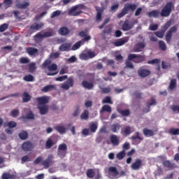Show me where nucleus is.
<instances>
[{"label":"nucleus","instance_id":"nucleus-10","mask_svg":"<svg viewBox=\"0 0 179 179\" xmlns=\"http://www.w3.org/2000/svg\"><path fill=\"white\" fill-rule=\"evenodd\" d=\"M145 47H146V44L144 42H139L134 46V52H141Z\"/></svg>","mask_w":179,"mask_h":179},{"label":"nucleus","instance_id":"nucleus-60","mask_svg":"<svg viewBox=\"0 0 179 179\" xmlns=\"http://www.w3.org/2000/svg\"><path fill=\"white\" fill-rule=\"evenodd\" d=\"M91 132L94 133L97 131V124L92 123L90 127Z\"/></svg>","mask_w":179,"mask_h":179},{"label":"nucleus","instance_id":"nucleus-19","mask_svg":"<svg viewBox=\"0 0 179 179\" xmlns=\"http://www.w3.org/2000/svg\"><path fill=\"white\" fill-rule=\"evenodd\" d=\"M82 13V10H78L73 6L69 10V16H79Z\"/></svg>","mask_w":179,"mask_h":179},{"label":"nucleus","instance_id":"nucleus-48","mask_svg":"<svg viewBox=\"0 0 179 179\" xmlns=\"http://www.w3.org/2000/svg\"><path fill=\"white\" fill-rule=\"evenodd\" d=\"M50 65H51V59H48L45 60V62L42 64V68L43 69H45V68L48 69V66H50Z\"/></svg>","mask_w":179,"mask_h":179},{"label":"nucleus","instance_id":"nucleus-4","mask_svg":"<svg viewBox=\"0 0 179 179\" xmlns=\"http://www.w3.org/2000/svg\"><path fill=\"white\" fill-rule=\"evenodd\" d=\"M137 73L140 78H148L151 73L150 70L145 69L143 66L140 67Z\"/></svg>","mask_w":179,"mask_h":179},{"label":"nucleus","instance_id":"nucleus-62","mask_svg":"<svg viewBox=\"0 0 179 179\" xmlns=\"http://www.w3.org/2000/svg\"><path fill=\"white\" fill-rule=\"evenodd\" d=\"M29 62H30V60L27 57H21L20 59V64H29Z\"/></svg>","mask_w":179,"mask_h":179},{"label":"nucleus","instance_id":"nucleus-23","mask_svg":"<svg viewBox=\"0 0 179 179\" xmlns=\"http://www.w3.org/2000/svg\"><path fill=\"white\" fill-rule=\"evenodd\" d=\"M51 90H55V85H48L42 88L43 93H48V92H51Z\"/></svg>","mask_w":179,"mask_h":179},{"label":"nucleus","instance_id":"nucleus-8","mask_svg":"<svg viewBox=\"0 0 179 179\" xmlns=\"http://www.w3.org/2000/svg\"><path fill=\"white\" fill-rule=\"evenodd\" d=\"M33 143H31L30 141H26L22 145V149L24 150V152H30L33 150Z\"/></svg>","mask_w":179,"mask_h":179},{"label":"nucleus","instance_id":"nucleus-47","mask_svg":"<svg viewBox=\"0 0 179 179\" xmlns=\"http://www.w3.org/2000/svg\"><path fill=\"white\" fill-rule=\"evenodd\" d=\"M23 79H24V80H25V82H34V77L31 74L25 76L23 78Z\"/></svg>","mask_w":179,"mask_h":179},{"label":"nucleus","instance_id":"nucleus-50","mask_svg":"<svg viewBox=\"0 0 179 179\" xmlns=\"http://www.w3.org/2000/svg\"><path fill=\"white\" fill-rule=\"evenodd\" d=\"M55 129L59 132V134H65L66 129L63 126H57Z\"/></svg>","mask_w":179,"mask_h":179},{"label":"nucleus","instance_id":"nucleus-39","mask_svg":"<svg viewBox=\"0 0 179 179\" xmlns=\"http://www.w3.org/2000/svg\"><path fill=\"white\" fill-rule=\"evenodd\" d=\"M24 120H34V113L30 110L26 116L22 117Z\"/></svg>","mask_w":179,"mask_h":179},{"label":"nucleus","instance_id":"nucleus-22","mask_svg":"<svg viewBox=\"0 0 179 179\" xmlns=\"http://www.w3.org/2000/svg\"><path fill=\"white\" fill-rule=\"evenodd\" d=\"M18 136L21 141H26V139L29 138V133L24 130H22L18 134Z\"/></svg>","mask_w":179,"mask_h":179},{"label":"nucleus","instance_id":"nucleus-11","mask_svg":"<svg viewBox=\"0 0 179 179\" xmlns=\"http://www.w3.org/2000/svg\"><path fill=\"white\" fill-rule=\"evenodd\" d=\"M37 108L39 110L41 115H45L48 113V105L37 106Z\"/></svg>","mask_w":179,"mask_h":179},{"label":"nucleus","instance_id":"nucleus-52","mask_svg":"<svg viewBox=\"0 0 179 179\" xmlns=\"http://www.w3.org/2000/svg\"><path fill=\"white\" fill-rule=\"evenodd\" d=\"M169 132L171 135H179V129L171 128Z\"/></svg>","mask_w":179,"mask_h":179},{"label":"nucleus","instance_id":"nucleus-20","mask_svg":"<svg viewBox=\"0 0 179 179\" xmlns=\"http://www.w3.org/2000/svg\"><path fill=\"white\" fill-rule=\"evenodd\" d=\"M44 26V24H33L31 25L30 29L31 30V33H34V31H37V30H40Z\"/></svg>","mask_w":179,"mask_h":179},{"label":"nucleus","instance_id":"nucleus-2","mask_svg":"<svg viewBox=\"0 0 179 179\" xmlns=\"http://www.w3.org/2000/svg\"><path fill=\"white\" fill-rule=\"evenodd\" d=\"M128 60L132 61L134 64H141L146 60V57L141 55L129 54Z\"/></svg>","mask_w":179,"mask_h":179},{"label":"nucleus","instance_id":"nucleus-40","mask_svg":"<svg viewBox=\"0 0 179 179\" xmlns=\"http://www.w3.org/2000/svg\"><path fill=\"white\" fill-rule=\"evenodd\" d=\"M132 60H129L128 57L127 59L125 62V67L127 68L128 69H134L135 66H134V64L131 62Z\"/></svg>","mask_w":179,"mask_h":179},{"label":"nucleus","instance_id":"nucleus-14","mask_svg":"<svg viewBox=\"0 0 179 179\" xmlns=\"http://www.w3.org/2000/svg\"><path fill=\"white\" fill-rule=\"evenodd\" d=\"M73 87V80L71 78L68 79L66 83H64L62 85V89H64L65 90H68L69 87Z\"/></svg>","mask_w":179,"mask_h":179},{"label":"nucleus","instance_id":"nucleus-55","mask_svg":"<svg viewBox=\"0 0 179 179\" xmlns=\"http://www.w3.org/2000/svg\"><path fill=\"white\" fill-rule=\"evenodd\" d=\"M61 15V10H57L55 11H54L51 15H50V17L52 19H54V17H57V16H60Z\"/></svg>","mask_w":179,"mask_h":179},{"label":"nucleus","instance_id":"nucleus-54","mask_svg":"<svg viewBox=\"0 0 179 179\" xmlns=\"http://www.w3.org/2000/svg\"><path fill=\"white\" fill-rule=\"evenodd\" d=\"M37 69V67L36 66V63H31L29 65V71L32 73L34 72Z\"/></svg>","mask_w":179,"mask_h":179},{"label":"nucleus","instance_id":"nucleus-37","mask_svg":"<svg viewBox=\"0 0 179 179\" xmlns=\"http://www.w3.org/2000/svg\"><path fill=\"white\" fill-rule=\"evenodd\" d=\"M120 124L116 123L111 125L110 131H112L113 133H117L118 131H120Z\"/></svg>","mask_w":179,"mask_h":179},{"label":"nucleus","instance_id":"nucleus-30","mask_svg":"<svg viewBox=\"0 0 179 179\" xmlns=\"http://www.w3.org/2000/svg\"><path fill=\"white\" fill-rule=\"evenodd\" d=\"M148 109H143V113H149L150 111V106H156V100L155 99H151V102L147 103Z\"/></svg>","mask_w":179,"mask_h":179},{"label":"nucleus","instance_id":"nucleus-44","mask_svg":"<svg viewBox=\"0 0 179 179\" xmlns=\"http://www.w3.org/2000/svg\"><path fill=\"white\" fill-rule=\"evenodd\" d=\"M158 44L160 50L162 51H166L167 50V46L166 45V43L164 41H159Z\"/></svg>","mask_w":179,"mask_h":179},{"label":"nucleus","instance_id":"nucleus-63","mask_svg":"<svg viewBox=\"0 0 179 179\" xmlns=\"http://www.w3.org/2000/svg\"><path fill=\"white\" fill-rule=\"evenodd\" d=\"M3 5L5 8H10V5H12V0H4Z\"/></svg>","mask_w":179,"mask_h":179},{"label":"nucleus","instance_id":"nucleus-12","mask_svg":"<svg viewBox=\"0 0 179 179\" xmlns=\"http://www.w3.org/2000/svg\"><path fill=\"white\" fill-rule=\"evenodd\" d=\"M108 173L111 177H117L120 174L118 169L115 166H110L108 168Z\"/></svg>","mask_w":179,"mask_h":179},{"label":"nucleus","instance_id":"nucleus-42","mask_svg":"<svg viewBox=\"0 0 179 179\" xmlns=\"http://www.w3.org/2000/svg\"><path fill=\"white\" fill-rule=\"evenodd\" d=\"M59 33L62 36H66L69 33V30L66 27H62L59 29Z\"/></svg>","mask_w":179,"mask_h":179},{"label":"nucleus","instance_id":"nucleus-9","mask_svg":"<svg viewBox=\"0 0 179 179\" xmlns=\"http://www.w3.org/2000/svg\"><path fill=\"white\" fill-rule=\"evenodd\" d=\"M38 106H45L50 101V99L47 96H41L36 98Z\"/></svg>","mask_w":179,"mask_h":179},{"label":"nucleus","instance_id":"nucleus-57","mask_svg":"<svg viewBox=\"0 0 179 179\" xmlns=\"http://www.w3.org/2000/svg\"><path fill=\"white\" fill-rule=\"evenodd\" d=\"M74 8L77 10H82L83 9H86V6L84 5L83 3L81 4H78L76 6H74Z\"/></svg>","mask_w":179,"mask_h":179},{"label":"nucleus","instance_id":"nucleus-32","mask_svg":"<svg viewBox=\"0 0 179 179\" xmlns=\"http://www.w3.org/2000/svg\"><path fill=\"white\" fill-rule=\"evenodd\" d=\"M71 48V45L69 43H64L59 48V51L64 52V51H68Z\"/></svg>","mask_w":179,"mask_h":179},{"label":"nucleus","instance_id":"nucleus-41","mask_svg":"<svg viewBox=\"0 0 179 179\" xmlns=\"http://www.w3.org/2000/svg\"><path fill=\"white\" fill-rule=\"evenodd\" d=\"M127 153L124 152V150H122L116 155V157L118 160H122V159L125 157Z\"/></svg>","mask_w":179,"mask_h":179},{"label":"nucleus","instance_id":"nucleus-13","mask_svg":"<svg viewBox=\"0 0 179 179\" xmlns=\"http://www.w3.org/2000/svg\"><path fill=\"white\" fill-rule=\"evenodd\" d=\"M110 139L113 146H118V145H120V138H118V136H117V135H111Z\"/></svg>","mask_w":179,"mask_h":179},{"label":"nucleus","instance_id":"nucleus-56","mask_svg":"<svg viewBox=\"0 0 179 179\" xmlns=\"http://www.w3.org/2000/svg\"><path fill=\"white\" fill-rule=\"evenodd\" d=\"M122 27L124 31H128V30H131V26L128 23H124Z\"/></svg>","mask_w":179,"mask_h":179},{"label":"nucleus","instance_id":"nucleus-53","mask_svg":"<svg viewBox=\"0 0 179 179\" xmlns=\"http://www.w3.org/2000/svg\"><path fill=\"white\" fill-rule=\"evenodd\" d=\"M102 103L103 104L108 103V104H113V101H111V97L110 96H106L103 100Z\"/></svg>","mask_w":179,"mask_h":179},{"label":"nucleus","instance_id":"nucleus-45","mask_svg":"<svg viewBox=\"0 0 179 179\" xmlns=\"http://www.w3.org/2000/svg\"><path fill=\"white\" fill-rule=\"evenodd\" d=\"M52 163V161L50 159H48L45 161L42 162V166L45 167V169H48L50 167V164Z\"/></svg>","mask_w":179,"mask_h":179},{"label":"nucleus","instance_id":"nucleus-25","mask_svg":"<svg viewBox=\"0 0 179 179\" xmlns=\"http://www.w3.org/2000/svg\"><path fill=\"white\" fill-rule=\"evenodd\" d=\"M143 135H145V136L150 137V136H153V135H155V131H153V130H152V129L145 128L143 131Z\"/></svg>","mask_w":179,"mask_h":179},{"label":"nucleus","instance_id":"nucleus-51","mask_svg":"<svg viewBox=\"0 0 179 179\" xmlns=\"http://www.w3.org/2000/svg\"><path fill=\"white\" fill-rule=\"evenodd\" d=\"M96 10L98 11L96 13V20L97 22H100L101 20V12H103V10L101 8H96Z\"/></svg>","mask_w":179,"mask_h":179},{"label":"nucleus","instance_id":"nucleus-5","mask_svg":"<svg viewBox=\"0 0 179 179\" xmlns=\"http://www.w3.org/2000/svg\"><path fill=\"white\" fill-rule=\"evenodd\" d=\"M177 31V27H172L169 31L166 33L165 36V40L166 43L169 44L171 41V37L173 36V34L176 33Z\"/></svg>","mask_w":179,"mask_h":179},{"label":"nucleus","instance_id":"nucleus-33","mask_svg":"<svg viewBox=\"0 0 179 179\" xmlns=\"http://www.w3.org/2000/svg\"><path fill=\"white\" fill-rule=\"evenodd\" d=\"M80 45H83V41H79L76 43L71 48L73 51H76V50H79L80 48Z\"/></svg>","mask_w":179,"mask_h":179},{"label":"nucleus","instance_id":"nucleus-49","mask_svg":"<svg viewBox=\"0 0 179 179\" xmlns=\"http://www.w3.org/2000/svg\"><path fill=\"white\" fill-rule=\"evenodd\" d=\"M111 31H113V28L111 27V25L109 24L105 27L103 33V34H111Z\"/></svg>","mask_w":179,"mask_h":179},{"label":"nucleus","instance_id":"nucleus-43","mask_svg":"<svg viewBox=\"0 0 179 179\" xmlns=\"http://www.w3.org/2000/svg\"><path fill=\"white\" fill-rule=\"evenodd\" d=\"M80 119L85 120H89V110H85L84 113H83L80 115Z\"/></svg>","mask_w":179,"mask_h":179},{"label":"nucleus","instance_id":"nucleus-31","mask_svg":"<svg viewBox=\"0 0 179 179\" xmlns=\"http://www.w3.org/2000/svg\"><path fill=\"white\" fill-rule=\"evenodd\" d=\"M169 87L170 90H174L177 87V80L176 78L171 80Z\"/></svg>","mask_w":179,"mask_h":179},{"label":"nucleus","instance_id":"nucleus-29","mask_svg":"<svg viewBox=\"0 0 179 179\" xmlns=\"http://www.w3.org/2000/svg\"><path fill=\"white\" fill-rule=\"evenodd\" d=\"M55 145V143L52 139L48 138L45 143V149H51L52 146Z\"/></svg>","mask_w":179,"mask_h":179},{"label":"nucleus","instance_id":"nucleus-46","mask_svg":"<svg viewBox=\"0 0 179 179\" xmlns=\"http://www.w3.org/2000/svg\"><path fill=\"white\" fill-rule=\"evenodd\" d=\"M48 69L50 72H52L58 69V66L55 63H53L48 66Z\"/></svg>","mask_w":179,"mask_h":179},{"label":"nucleus","instance_id":"nucleus-35","mask_svg":"<svg viewBox=\"0 0 179 179\" xmlns=\"http://www.w3.org/2000/svg\"><path fill=\"white\" fill-rule=\"evenodd\" d=\"M122 134H124V135H130L132 134V127L127 126L123 130H122Z\"/></svg>","mask_w":179,"mask_h":179},{"label":"nucleus","instance_id":"nucleus-21","mask_svg":"<svg viewBox=\"0 0 179 179\" xmlns=\"http://www.w3.org/2000/svg\"><path fill=\"white\" fill-rule=\"evenodd\" d=\"M22 99L23 103H29L31 100V96L27 92H24L22 95Z\"/></svg>","mask_w":179,"mask_h":179},{"label":"nucleus","instance_id":"nucleus-24","mask_svg":"<svg viewBox=\"0 0 179 179\" xmlns=\"http://www.w3.org/2000/svg\"><path fill=\"white\" fill-rule=\"evenodd\" d=\"M128 42V40L124 39V38H120L118 39L117 41L113 43L115 47H121V45H124L126 43Z\"/></svg>","mask_w":179,"mask_h":179},{"label":"nucleus","instance_id":"nucleus-16","mask_svg":"<svg viewBox=\"0 0 179 179\" xmlns=\"http://www.w3.org/2000/svg\"><path fill=\"white\" fill-rule=\"evenodd\" d=\"M136 8H137V6L136 4L127 3L124 5V9L128 13V12H129V10H131V12H134V10H135L136 9Z\"/></svg>","mask_w":179,"mask_h":179},{"label":"nucleus","instance_id":"nucleus-38","mask_svg":"<svg viewBox=\"0 0 179 179\" xmlns=\"http://www.w3.org/2000/svg\"><path fill=\"white\" fill-rule=\"evenodd\" d=\"M104 111H106V113H111V106L108 105H105L102 106L101 110H100V114H103Z\"/></svg>","mask_w":179,"mask_h":179},{"label":"nucleus","instance_id":"nucleus-1","mask_svg":"<svg viewBox=\"0 0 179 179\" xmlns=\"http://www.w3.org/2000/svg\"><path fill=\"white\" fill-rule=\"evenodd\" d=\"M174 8V6H173L172 2H168L166 3V5L163 7L160 13V15L162 17H169V15H171V10H173V8Z\"/></svg>","mask_w":179,"mask_h":179},{"label":"nucleus","instance_id":"nucleus-17","mask_svg":"<svg viewBox=\"0 0 179 179\" xmlns=\"http://www.w3.org/2000/svg\"><path fill=\"white\" fill-rule=\"evenodd\" d=\"M163 166L164 167H166L167 169H176L177 167V164L176 163H172L169 160L164 161L162 163Z\"/></svg>","mask_w":179,"mask_h":179},{"label":"nucleus","instance_id":"nucleus-61","mask_svg":"<svg viewBox=\"0 0 179 179\" xmlns=\"http://www.w3.org/2000/svg\"><path fill=\"white\" fill-rule=\"evenodd\" d=\"M118 8H120V4L117 3L116 4H114V5L111 6L110 11H112V12H117Z\"/></svg>","mask_w":179,"mask_h":179},{"label":"nucleus","instance_id":"nucleus-26","mask_svg":"<svg viewBox=\"0 0 179 179\" xmlns=\"http://www.w3.org/2000/svg\"><path fill=\"white\" fill-rule=\"evenodd\" d=\"M117 113H119V114H121L122 117H128L131 115V111L129 109H117Z\"/></svg>","mask_w":179,"mask_h":179},{"label":"nucleus","instance_id":"nucleus-64","mask_svg":"<svg viewBox=\"0 0 179 179\" xmlns=\"http://www.w3.org/2000/svg\"><path fill=\"white\" fill-rule=\"evenodd\" d=\"M19 115V110L15 109L11 111V116L13 117V118H16Z\"/></svg>","mask_w":179,"mask_h":179},{"label":"nucleus","instance_id":"nucleus-18","mask_svg":"<svg viewBox=\"0 0 179 179\" xmlns=\"http://www.w3.org/2000/svg\"><path fill=\"white\" fill-rule=\"evenodd\" d=\"M147 15L148 17L157 18L160 16V11L159 10H154L147 13Z\"/></svg>","mask_w":179,"mask_h":179},{"label":"nucleus","instance_id":"nucleus-36","mask_svg":"<svg viewBox=\"0 0 179 179\" xmlns=\"http://www.w3.org/2000/svg\"><path fill=\"white\" fill-rule=\"evenodd\" d=\"M86 174H87V177H88V178H93V177H94V176H96V173H94V169H87Z\"/></svg>","mask_w":179,"mask_h":179},{"label":"nucleus","instance_id":"nucleus-15","mask_svg":"<svg viewBox=\"0 0 179 179\" xmlns=\"http://www.w3.org/2000/svg\"><path fill=\"white\" fill-rule=\"evenodd\" d=\"M82 86L84 89H87V90H92L93 87H94V84L93 83H89L87 80H83L82 82Z\"/></svg>","mask_w":179,"mask_h":179},{"label":"nucleus","instance_id":"nucleus-6","mask_svg":"<svg viewBox=\"0 0 179 179\" xmlns=\"http://www.w3.org/2000/svg\"><path fill=\"white\" fill-rule=\"evenodd\" d=\"M143 166L142 159H136L134 162H133L131 165V168L132 170H139Z\"/></svg>","mask_w":179,"mask_h":179},{"label":"nucleus","instance_id":"nucleus-28","mask_svg":"<svg viewBox=\"0 0 179 179\" xmlns=\"http://www.w3.org/2000/svg\"><path fill=\"white\" fill-rule=\"evenodd\" d=\"M27 52L29 55H36L38 53V49L30 47L27 49Z\"/></svg>","mask_w":179,"mask_h":179},{"label":"nucleus","instance_id":"nucleus-27","mask_svg":"<svg viewBox=\"0 0 179 179\" xmlns=\"http://www.w3.org/2000/svg\"><path fill=\"white\" fill-rule=\"evenodd\" d=\"M16 176L10 174V173L6 172L3 173L1 176V179H15Z\"/></svg>","mask_w":179,"mask_h":179},{"label":"nucleus","instance_id":"nucleus-58","mask_svg":"<svg viewBox=\"0 0 179 179\" xmlns=\"http://www.w3.org/2000/svg\"><path fill=\"white\" fill-rule=\"evenodd\" d=\"M8 128H10V129H12V128H16L17 125V123H16L15 122H13V121H10L8 123Z\"/></svg>","mask_w":179,"mask_h":179},{"label":"nucleus","instance_id":"nucleus-7","mask_svg":"<svg viewBox=\"0 0 179 179\" xmlns=\"http://www.w3.org/2000/svg\"><path fill=\"white\" fill-rule=\"evenodd\" d=\"M52 36V32L46 31L43 34L41 33H38L34 36L35 40H43V38H47L48 37H51Z\"/></svg>","mask_w":179,"mask_h":179},{"label":"nucleus","instance_id":"nucleus-59","mask_svg":"<svg viewBox=\"0 0 179 179\" xmlns=\"http://www.w3.org/2000/svg\"><path fill=\"white\" fill-rule=\"evenodd\" d=\"M8 27H9V24H3L0 26V32L1 33H3V31H5V30H6V29H8Z\"/></svg>","mask_w":179,"mask_h":179},{"label":"nucleus","instance_id":"nucleus-34","mask_svg":"<svg viewBox=\"0 0 179 179\" xmlns=\"http://www.w3.org/2000/svg\"><path fill=\"white\" fill-rule=\"evenodd\" d=\"M30 6V3L29 2L20 3L17 4V8L18 9H26Z\"/></svg>","mask_w":179,"mask_h":179},{"label":"nucleus","instance_id":"nucleus-3","mask_svg":"<svg viewBox=\"0 0 179 179\" xmlns=\"http://www.w3.org/2000/svg\"><path fill=\"white\" fill-rule=\"evenodd\" d=\"M68 150V145L65 143H62L59 145L58 150H57V155L61 159H64L66 156Z\"/></svg>","mask_w":179,"mask_h":179}]
</instances>
